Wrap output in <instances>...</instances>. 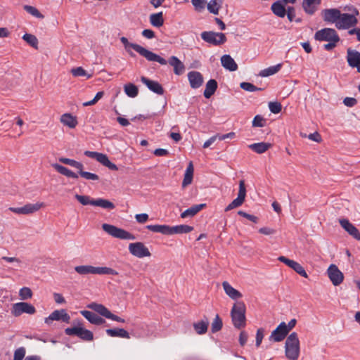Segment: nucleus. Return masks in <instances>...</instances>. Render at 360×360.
Returning <instances> with one entry per match:
<instances>
[{
    "mask_svg": "<svg viewBox=\"0 0 360 360\" xmlns=\"http://www.w3.org/2000/svg\"><path fill=\"white\" fill-rule=\"evenodd\" d=\"M222 286L224 292L231 299L238 300L242 297V294L238 290L233 288L227 281H224Z\"/></svg>",
    "mask_w": 360,
    "mask_h": 360,
    "instance_id": "obj_28",
    "label": "nucleus"
},
{
    "mask_svg": "<svg viewBox=\"0 0 360 360\" xmlns=\"http://www.w3.org/2000/svg\"><path fill=\"white\" fill-rule=\"evenodd\" d=\"M141 82L147 86V87L154 93L158 95H162L164 94V89L162 86L156 81L150 80L146 77H141Z\"/></svg>",
    "mask_w": 360,
    "mask_h": 360,
    "instance_id": "obj_23",
    "label": "nucleus"
},
{
    "mask_svg": "<svg viewBox=\"0 0 360 360\" xmlns=\"http://www.w3.org/2000/svg\"><path fill=\"white\" fill-rule=\"evenodd\" d=\"M201 38L205 41L214 46L223 44L226 41L225 34L221 32H203L201 33Z\"/></svg>",
    "mask_w": 360,
    "mask_h": 360,
    "instance_id": "obj_7",
    "label": "nucleus"
},
{
    "mask_svg": "<svg viewBox=\"0 0 360 360\" xmlns=\"http://www.w3.org/2000/svg\"><path fill=\"white\" fill-rule=\"evenodd\" d=\"M278 261L286 264L290 268L292 269L296 273H297L300 276H302L304 278H308V274H307L304 267L298 262H297L294 260L290 259L284 256H280L278 258Z\"/></svg>",
    "mask_w": 360,
    "mask_h": 360,
    "instance_id": "obj_17",
    "label": "nucleus"
},
{
    "mask_svg": "<svg viewBox=\"0 0 360 360\" xmlns=\"http://www.w3.org/2000/svg\"><path fill=\"white\" fill-rule=\"evenodd\" d=\"M240 86L243 90L249 92H252L262 89L261 88H257V86L249 82H241L240 84Z\"/></svg>",
    "mask_w": 360,
    "mask_h": 360,
    "instance_id": "obj_56",
    "label": "nucleus"
},
{
    "mask_svg": "<svg viewBox=\"0 0 360 360\" xmlns=\"http://www.w3.org/2000/svg\"><path fill=\"white\" fill-rule=\"evenodd\" d=\"M125 94L131 98H134L138 95L139 90L136 86L131 83H129L124 86Z\"/></svg>",
    "mask_w": 360,
    "mask_h": 360,
    "instance_id": "obj_48",
    "label": "nucleus"
},
{
    "mask_svg": "<svg viewBox=\"0 0 360 360\" xmlns=\"http://www.w3.org/2000/svg\"><path fill=\"white\" fill-rule=\"evenodd\" d=\"M78 172H79L80 176L84 178L86 180H90V181H98L99 180V176L97 174L91 173L89 172H84V171H83V169H81V170H79Z\"/></svg>",
    "mask_w": 360,
    "mask_h": 360,
    "instance_id": "obj_50",
    "label": "nucleus"
},
{
    "mask_svg": "<svg viewBox=\"0 0 360 360\" xmlns=\"http://www.w3.org/2000/svg\"><path fill=\"white\" fill-rule=\"evenodd\" d=\"M347 62L349 66L354 68L360 63V53L355 50H347Z\"/></svg>",
    "mask_w": 360,
    "mask_h": 360,
    "instance_id": "obj_30",
    "label": "nucleus"
},
{
    "mask_svg": "<svg viewBox=\"0 0 360 360\" xmlns=\"http://www.w3.org/2000/svg\"><path fill=\"white\" fill-rule=\"evenodd\" d=\"M356 18L349 13H340L338 22H336V27L339 30H347L351 27H354L357 24Z\"/></svg>",
    "mask_w": 360,
    "mask_h": 360,
    "instance_id": "obj_12",
    "label": "nucleus"
},
{
    "mask_svg": "<svg viewBox=\"0 0 360 360\" xmlns=\"http://www.w3.org/2000/svg\"><path fill=\"white\" fill-rule=\"evenodd\" d=\"M217 89V82L215 79H210L205 86V89L204 91V96L206 98H210L216 91Z\"/></svg>",
    "mask_w": 360,
    "mask_h": 360,
    "instance_id": "obj_37",
    "label": "nucleus"
},
{
    "mask_svg": "<svg viewBox=\"0 0 360 360\" xmlns=\"http://www.w3.org/2000/svg\"><path fill=\"white\" fill-rule=\"evenodd\" d=\"M75 197L83 205H93V202H94V200L91 199V198L88 195H82L76 194L75 195Z\"/></svg>",
    "mask_w": 360,
    "mask_h": 360,
    "instance_id": "obj_53",
    "label": "nucleus"
},
{
    "mask_svg": "<svg viewBox=\"0 0 360 360\" xmlns=\"http://www.w3.org/2000/svg\"><path fill=\"white\" fill-rule=\"evenodd\" d=\"M222 328V321L219 316V315H216L214 319L213 320L212 323V332L216 333L219 330H220Z\"/></svg>",
    "mask_w": 360,
    "mask_h": 360,
    "instance_id": "obj_54",
    "label": "nucleus"
},
{
    "mask_svg": "<svg viewBox=\"0 0 360 360\" xmlns=\"http://www.w3.org/2000/svg\"><path fill=\"white\" fill-rule=\"evenodd\" d=\"M22 39L35 49H38V39L36 36L26 33L22 36Z\"/></svg>",
    "mask_w": 360,
    "mask_h": 360,
    "instance_id": "obj_49",
    "label": "nucleus"
},
{
    "mask_svg": "<svg viewBox=\"0 0 360 360\" xmlns=\"http://www.w3.org/2000/svg\"><path fill=\"white\" fill-rule=\"evenodd\" d=\"M343 103L347 107H353L357 103V101L354 98L346 97L343 100Z\"/></svg>",
    "mask_w": 360,
    "mask_h": 360,
    "instance_id": "obj_64",
    "label": "nucleus"
},
{
    "mask_svg": "<svg viewBox=\"0 0 360 360\" xmlns=\"http://www.w3.org/2000/svg\"><path fill=\"white\" fill-rule=\"evenodd\" d=\"M150 24L156 27H161L164 23V19L162 17V13L160 12L158 13H153L150 15Z\"/></svg>",
    "mask_w": 360,
    "mask_h": 360,
    "instance_id": "obj_46",
    "label": "nucleus"
},
{
    "mask_svg": "<svg viewBox=\"0 0 360 360\" xmlns=\"http://www.w3.org/2000/svg\"><path fill=\"white\" fill-rule=\"evenodd\" d=\"M209 321L207 319L206 320H202L199 322L193 323V328L195 332L199 335L205 334L207 330Z\"/></svg>",
    "mask_w": 360,
    "mask_h": 360,
    "instance_id": "obj_44",
    "label": "nucleus"
},
{
    "mask_svg": "<svg viewBox=\"0 0 360 360\" xmlns=\"http://www.w3.org/2000/svg\"><path fill=\"white\" fill-rule=\"evenodd\" d=\"M194 168L192 162H190L186 169L184 179L182 181V187L186 188L188 185L191 184L193 178Z\"/></svg>",
    "mask_w": 360,
    "mask_h": 360,
    "instance_id": "obj_29",
    "label": "nucleus"
},
{
    "mask_svg": "<svg viewBox=\"0 0 360 360\" xmlns=\"http://www.w3.org/2000/svg\"><path fill=\"white\" fill-rule=\"evenodd\" d=\"M321 3V0H303L302 8L306 13L313 15L317 10V7Z\"/></svg>",
    "mask_w": 360,
    "mask_h": 360,
    "instance_id": "obj_24",
    "label": "nucleus"
},
{
    "mask_svg": "<svg viewBox=\"0 0 360 360\" xmlns=\"http://www.w3.org/2000/svg\"><path fill=\"white\" fill-rule=\"evenodd\" d=\"M264 329L263 328H259L257 330L256 333V346L259 347L262 342V340L264 338Z\"/></svg>",
    "mask_w": 360,
    "mask_h": 360,
    "instance_id": "obj_62",
    "label": "nucleus"
},
{
    "mask_svg": "<svg viewBox=\"0 0 360 360\" xmlns=\"http://www.w3.org/2000/svg\"><path fill=\"white\" fill-rule=\"evenodd\" d=\"M53 321H62L68 323L70 321V316L65 309L55 310L48 317L45 318L44 322L50 326Z\"/></svg>",
    "mask_w": 360,
    "mask_h": 360,
    "instance_id": "obj_16",
    "label": "nucleus"
},
{
    "mask_svg": "<svg viewBox=\"0 0 360 360\" xmlns=\"http://www.w3.org/2000/svg\"><path fill=\"white\" fill-rule=\"evenodd\" d=\"M103 230L106 232L110 236L122 240H134L136 239V237L132 233L129 231L122 229L121 228H118L114 225L109 224H102Z\"/></svg>",
    "mask_w": 360,
    "mask_h": 360,
    "instance_id": "obj_5",
    "label": "nucleus"
},
{
    "mask_svg": "<svg viewBox=\"0 0 360 360\" xmlns=\"http://www.w3.org/2000/svg\"><path fill=\"white\" fill-rule=\"evenodd\" d=\"M148 214L146 213L136 214L135 215V219L136 221L139 224H144L148 220Z\"/></svg>",
    "mask_w": 360,
    "mask_h": 360,
    "instance_id": "obj_63",
    "label": "nucleus"
},
{
    "mask_svg": "<svg viewBox=\"0 0 360 360\" xmlns=\"http://www.w3.org/2000/svg\"><path fill=\"white\" fill-rule=\"evenodd\" d=\"M52 167L54 168L58 173L60 174H63L67 177L72 178V179H77L78 175L71 171L70 169H68L67 167L60 165L58 163H53L51 165Z\"/></svg>",
    "mask_w": 360,
    "mask_h": 360,
    "instance_id": "obj_33",
    "label": "nucleus"
},
{
    "mask_svg": "<svg viewBox=\"0 0 360 360\" xmlns=\"http://www.w3.org/2000/svg\"><path fill=\"white\" fill-rule=\"evenodd\" d=\"M129 251L134 257L143 258L151 255L148 248L141 242L131 243L129 245Z\"/></svg>",
    "mask_w": 360,
    "mask_h": 360,
    "instance_id": "obj_10",
    "label": "nucleus"
},
{
    "mask_svg": "<svg viewBox=\"0 0 360 360\" xmlns=\"http://www.w3.org/2000/svg\"><path fill=\"white\" fill-rule=\"evenodd\" d=\"M19 296L21 300H26L32 297V292L28 287H23L19 291Z\"/></svg>",
    "mask_w": 360,
    "mask_h": 360,
    "instance_id": "obj_52",
    "label": "nucleus"
},
{
    "mask_svg": "<svg viewBox=\"0 0 360 360\" xmlns=\"http://www.w3.org/2000/svg\"><path fill=\"white\" fill-rule=\"evenodd\" d=\"M269 108L270 111L274 114L279 113L282 109L281 104L278 102H269Z\"/></svg>",
    "mask_w": 360,
    "mask_h": 360,
    "instance_id": "obj_57",
    "label": "nucleus"
},
{
    "mask_svg": "<svg viewBox=\"0 0 360 360\" xmlns=\"http://www.w3.org/2000/svg\"><path fill=\"white\" fill-rule=\"evenodd\" d=\"M193 230V227L186 224L170 226L169 235L187 233Z\"/></svg>",
    "mask_w": 360,
    "mask_h": 360,
    "instance_id": "obj_36",
    "label": "nucleus"
},
{
    "mask_svg": "<svg viewBox=\"0 0 360 360\" xmlns=\"http://www.w3.org/2000/svg\"><path fill=\"white\" fill-rule=\"evenodd\" d=\"M106 333L110 337H120L122 338L129 339V333L124 328L107 329Z\"/></svg>",
    "mask_w": 360,
    "mask_h": 360,
    "instance_id": "obj_38",
    "label": "nucleus"
},
{
    "mask_svg": "<svg viewBox=\"0 0 360 360\" xmlns=\"http://www.w3.org/2000/svg\"><path fill=\"white\" fill-rule=\"evenodd\" d=\"M0 260L11 264L13 265L11 269L13 270H17L20 268L22 264V261L15 257L4 256L0 258Z\"/></svg>",
    "mask_w": 360,
    "mask_h": 360,
    "instance_id": "obj_41",
    "label": "nucleus"
},
{
    "mask_svg": "<svg viewBox=\"0 0 360 360\" xmlns=\"http://www.w3.org/2000/svg\"><path fill=\"white\" fill-rule=\"evenodd\" d=\"M340 11L337 8L324 9L322 11V15L324 21L335 23L338 22L340 17Z\"/></svg>",
    "mask_w": 360,
    "mask_h": 360,
    "instance_id": "obj_20",
    "label": "nucleus"
},
{
    "mask_svg": "<svg viewBox=\"0 0 360 360\" xmlns=\"http://www.w3.org/2000/svg\"><path fill=\"white\" fill-rule=\"evenodd\" d=\"M191 3L198 11H202L206 5L205 0H191Z\"/></svg>",
    "mask_w": 360,
    "mask_h": 360,
    "instance_id": "obj_58",
    "label": "nucleus"
},
{
    "mask_svg": "<svg viewBox=\"0 0 360 360\" xmlns=\"http://www.w3.org/2000/svg\"><path fill=\"white\" fill-rule=\"evenodd\" d=\"M146 229L155 233H160L165 235H169L170 226L168 225H148Z\"/></svg>",
    "mask_w": 360,
    "mask_h": 360,
    "instance_id": "obj_40",
    "label": "nucleus"
},
{
    "mask_svg": "<svg viewBox=\"0 0 360 360\" xmlns=\"http://www.w3.org/2000/svg\"><path fill=\"white\" fill-rule=\"evenodd\" d=\"M35 312V307L32 304L25 302L13 304L11 309V313L15 317L20 316L24 313L34 314Z\"/></svg>",
    "mask_w": 360,
    "mask_h": 360,
    "instance_id": "obj_8",
    "label": "nucleus"
},
{
    "mask_svg": "<svg viewBox=\"0 0 360 360\" xmlns=\"http://www.w3.org/2000/svg\"><path fill=\"white\" fill-rule=\"evenodd\" d=\"M44 206L42 202L28 203L20 207H10V210L18 214H30L37 212Z\"/></svg>",
    "mask_w": 360,
    "mask_h": 360,
    "instance_id": "obj_15",
    "label": "nucleus"
},
{
    "mask_svg": "<svg viewBox=\"0 0 360 360\" xmlns=\"http://www.w3.org/2000/svg\"><path fill=\"white\" fill-rule=\"evenodd\" d=\"M89 307L101 316L108 319L111 312L103 304L92 303L89 305Z\"/></svg>",
    "mask_w": 360,
    "mask_h": 360,
    "instance_id": "obj_39",
    "label": "nucleus"
},
{
    "mask_svg": "<svg viewBox=\"0 0 360 360\" xmlns=\"http://www.w3.org/2000/svg\"><path fill=\"white\" fill-rule=\"evenodd\" d=\"M272 144L266 142H259L252 143L248 146V147L258 154H262L271 148Z\"/></svg>",
    "mask_w": 360,
    "mask_h": 360,
    "instance_id": "obj_32",
    "label": "nucleus"
},
{
    "mask_svg": "<svg viewBox=\"0 0 360 360\" xmlns=\"http://www.w3.org/2000/svg\"><path fill=\"white\" fill-rule=\"evenodd\" d=\"M93 205L108 210H113L115 207V205L112 202L103 198H98L94 200Z\"/></svg>",
    "mask_w": 360,
    "mask_h": 360,
    "instance_id": "obj_45",
    "label": "nucleus"
},
{
    "mask_svg": "<svg viewBox=\"0 0 360 360\" xmlns=\"http://www.w3.org/2000/svg\"><path fill=\"white\" fill-rule=\"evenodd\" d=\"M25 356V349L24 347L18 348L14 352L13 360H22Z\"/></svg>",
    "mask_w": 360,
    "mask_h": 360,
    "instance_id": "obj_59",
    "label": "nucleus"
},
{
    "mask_svg": "<svg viewBox=\"0 0 360 360\" xmlns=\"http://www.w3.org/2000/svg\"><path fill=\"white\" fill-rule=\"evenodd\" d=\"M168 63L173 68L174 73L176 75H181L185 72L184 64L176 56H170Z\"/></svg>",
    "mask_w": 360,
    "mask_h": 360,
    "instance_id": "obj_22",
    "label": "nucleus"
},
{
    "mask_svg": "<svg viewBox=\"0 0 360 360\" xmlns=\"http://www.w3.org/2000/svg\"><path fill=\"white\" fill-rule=\"evenodd\" d=\"M206 206L205 204L195 205L181 214V218L192 217Z\"/></svg>",
    "mask_w": 360,
    "mask_h": 360,
    "instance_id": "obj_34",
    "label": "nucleus"
},
{
    "mask_svg": "<svg viewBox=\"0 0 360 360\" xmlns=\"http://www.w3.org/2000/svg\"><path fill=\"white\" fill-rule=\"evenodd\" d=\"M281 67H282V64L278 63L274 66H271L267 68H265L259 72V76H261L262 77H266L273 75L277 73L281 69Z\"/></svg>",
    "mask_w": 360,
    "mask_h": 360,
    "instance_id": "obj_42",
    "label": "nucleus"
},
{
    "mask_svg": "<svg viewBox=\"0 0 360 360\" xmlns=\"http://www.w3.org/2000/svg\"><path fill=\"white\" fill-rule=\"evenodd\" d=\"M120 41L124 45L125 51L131 56H134V54L131 51V49H134L137 53H139L141 56L146 58L148 61H154L158 62L160 65H165L167 63V61L162 58L161 56L157 55L156 53L143 48V46L134 43H130L127 38L125 37H122L120 38Z\"/></svg>",
    "mask_w": 360,
    "mask_h": 360,
    "instance_id": "obj_1",
    "label": "nucleus"
},
{
    "mask_svg": "<svg viewBox=\"0 0 360 360\" xmlns=\"http://www.w3.org/2000/svg\"><path fill=\"white\" fill-rule=\"evenodd\" d=\"M276 231L274 229L264 226L259 229V233L265 236H271L275 234Z\"/></svg>",
    "mask_w": 360,
    "mask_h": 360,
    "instance_id": "obj_61",
    "label": "nucleus"
},
{
    "mask_svg": "<svg viewBox=\"0 0 360 360\" xmlns=\"http://www.w3.org/2000/svg\"><path fill=\"white\" fill-rule=\"evenodd\" d=\"M24 9L27 12L29 13L30 14H31L32 15L37 18H39V19H43L44 18V15H42L35 7L34 6H29V5H25L24 6Z\"/></svg>",
    "mask_w": 360,
    "mask_h": 360,
    "instance_id": "obj_51",
    "label": "nucleus"
},
{
    "mask_svg": "<svg viewBox=\"0 0 360 360\" xmlns=\"http://www.w3.org/2000/svg\"><path fill=\"white\" fill-rule=\"evenodd\" d=\"M84 155L89 158L96 160L102 165L108 167L111 170H118V167H117V165L110 162V160L108 159V157L105 154L95 151L86 150L84 152Z\"/></svg>",
    "mask_w": 360,
    "mask_h": 360,
    "instance_id": "obj_6",
    "label": "nucleus"
},
{
    "mask_svg": "<svg viewBox=\"0 0 360 360\" xmlns=\"http://www.w3.org/2000/svg\"><path fill=\"white\" fill-rule=\"evenodd\" d=\"M221 65L226 70L233 72L238 70V65L230 55H224L221 58Z\"/></svg>",
    "mask_w": 360,
    "mask_h": 360,
    "instance_id": "obj_26",
    "label": "nucleus"
},
{
    "mask_svg": "<svg viewBox=\"0 0 360 360\" xmlns=\"http://www.w3.org/2000/svg\"><path fill=\"white\" fill-rule=\"evenodd\" d=\"M59 161L61 163L70 165L78 169V172L81 170V169H84V165L82 162L76 161L73 159H70L67 158H60Z\"/></svg>",
    "mask_w": 360,
    "mask_h": 360,
    "instance_id": "obj_47",
    "label": "nucleus"
},
{
    "mask_svg": "<svg viewBox=\"0 0 360 360\" xmlns=\"http://www.w3.org/2000/svg\"><path fill=\"white\" fill-rule=\"evenodd\" d=\"M285 4L281 1V0H278L276 2H274L272 5H271V11L272 12L276 15H277L278 17H280V18H283L285 17V14H286V10L285 8Z\"/></svg>",
    "mask_w": 360,
    "mask_h": 360,
    "instance_id": "obj_31",
    "label": "nucleus"
},
{
    "mask_svg": "<svg viewBox=\"0 0 360 360\" xmlns=\"http://www.w3.org/2000/svg\"><path fill=\"white\" fill-rule=\"evenodd\" d=\"M60 122L70 129H74L78 124L77 119L70 113H65L60 116Z\"/></svg>",
    "mask_w": 360,
    "mask_h": 360,
    "instance_id": "obj_27",
    "label": "nucleus"
},
{
    "mask_svg": "<svg viewBox=\"0 0 360 360\" xmlns=\"http://www.w3.org/2000/svg\"><path fill=\"white\" fill-rule=\"evenodd\" d=\"M315 39L318 41H339L340 38L334 29L324 28L316 32Z\"/></svg>",
    "mask_w": 360,
    "mask_h": 360,
    "instance_id": "obj_13",
    "label": "nucleus"
},
{
    "mask_svg": "<svg viewBox=\"0 0 360 360\" xmlns=\"http://www.w3.org/2000/svg\"><path fill=\"white\" fill-rule=\"evenodd\" d=\"M328 276L335 286L340 285L344 281V275L335 264H330L327 269Z\"/></svg>",
    "mask_w": 360,
    "mask_h": 360,
    "instance_id": "obj_14",
    "label": "nucleus"
},
{
    "mask_svg": "<svg viewBox=\"0 0 360 360\" xmlns=\"http://www.w3.org/2000/svg\"><path fill=\"white\" fill-rule=\"evenodd\" d=\"M141 333L137 334H133V335L137 338H150L153 335L154 330L153 327L150 325L144 324L140 326Z\"/></svg>",
    "mask_w": 360,
    "mask_h": 360,
    "instance_id": "obj_35",
    "label": "nucleus"
},
{
    "mask_svg": "<svg viewBox=\"0 0 360 360\" xmlns=\"http://www.w3.org/2000/svg\"><path fill=\"white\" fill-rule=\"evenodd\" d=\"M187 76L190 86L192 89H198L200 87L204 82L203 76L200 72L191 71L188 73Z\"/></svg>",
    "mask_w": 360,
    "mask_h": 360,
    "instance_id": "obj_19",
    "label": "nucleus"
},
{
    "mask_svg": "<svg viewBox=\"0 0 360 360\" xmlns=\"http://www.w3.org/2000/svg\"><path fill=\"white\" fill-rule=\"evenodd\" d=\"M341 226L352 237L357 240H360V233L359 230L346 219H341L339 220Z\"/></svg>",
    "mask_w": 360,
    "mask_h": 360,
    "instance_id": "obj_21",
    "label": "nucleus"
},
{
    "mask_svg": "<svg viewBox=\"0 0 360 360\" xmlns=\"http://www.w3.org/2000/svg\"><path fill=\"white\" fill-rule=\"evenodd\" d=\"M75 272L82 276L90 274L98 275H118V272L113 269L106 266H94L91 265H79L74 268Z\"/></svg>",
    "mask_w": 360,
    "mask_h": 360,
    "instance_id": "obj_3",
    "label": "nucleus"
},
{
    "mask_svg": "<svg viewBox=\"0 0 360 360\" xmlns=\"http://www.w3.org/2000/svg\"><path fill=\"white\" fill-rule=\"evenodd\" d=\"M285 356L288 360H298L300 354V342L295 332L290 333L285 342Z\"/></svg>",
    "mask_w": 360,
    "mask_h": 360,
    "instance_id": "obj_2",
    "label": "nucleus"
},
{
    "mask_svg": "<svg viewBox=\"0 0 360 360\" xmlns=\"http://www.w3.org/2000/svg\"><path fill=\"white\" fill-rule=\"evenodd\" d=\"M285 323L281 322L277 328L271 332L269 340L274 342H281L288 335Z\"/></svg>",
    "mask_w": 360,
    "mask_h": 360,
    "instance_id": "obj_18",
    "label": "nucleus"
},
{
    "mask_svg": "<svg viewBox=\"0 0 360 360\" xmlns=\"http://www.w3.org/2000/svg\"><path fill=\"white\" fill-rule=\"evenodd\" d=\"M71 73L74 77L86 76L87 78L91 77V75H88L84 69L82 67H77L71 70Z\"/></svg>",
    "mask_w": 360,
    "mask_h": 360,
    "instance_id": "obj_55",
    "label": "nucleus"
},
{
    "mask_svg": "<svg viewBox=\"0 0 360 360\" xmlns=\"http://www.w3.org/2000/svg\"><path fill=\"white\" fill-rule=\"evenodd\" d=\"M246 196V188L245 181L240 180L239 181V189L238 196L234 199L228 206L225 208V212L230 211L234 208L238 207L242 205L245 201Z\"/></svg>",
    "mask_w": 360,
    "mask_h": 360,
    "instance_id": "obj_9",
    "label": "nucleus"
},
{
    "mask_svg": "<svg viewBox=\"0 0 360 360\" xmlns=\"http://www.w3.org/2000/svg\"><path fill=\"white\" fill-rule=\"evenodd\" d=\"M245 305L243 302H238L233 304L231 316L233 326L237 328L245 326Z\"/></svg>",
    "mask_w": 360,
    "mask_h": 360,
    "instance_id": "obj_4",
    "label": "nucleus"
},
{
    "mask_svg": "<svg viewBox=\"0 0 360 360\" xmlns=\"http://www.w3.org/2000/svg\"><path fill=\"white\" fill-rule=\"evenodd\" d=\"M265 120L260 115H256L252 121L253 127H262L264 125Z\"/></svg>",
    "mask_w": 360,
    "mask_h": 360,
    "instance_id": "obj_60",
    "label": "nucleus"
},
{
    "mask_svg": "<svg viewBox=\"0 0 360 360\" xmlns=\"http://www.w3.org/2000/svg\"><path fill=\"white\" fill-rule=\"evenodd\" d=\"M223 4V0H210L207 4V10L214 15H217L219 13V11L221 7Z\"/></svg>",
    "mask_w": 360,
    "mask_h": 360,
    "instance_id": "obj_43",
    "label": "nucleus"
},
{
    "mask_svg": "<svg viewBox=\"0 0 360 360\" xmlns=\"http://www.w3.org/2000/svg\"><path fill=\"white\" fill-rule=\"evenodd\" d=\"M80 313L92 324L99 326L103 324L105 322L103 318L100 317L92 311L83 310L81 311Z\"/></svg>",
    "mask_w": 360,
    "mask_h": 360,
    "instance_id": "obj_25",
    "label": "nucleus"
},
{
    "mask_svg": "<svg viewBox=\"0 0 360 360\" xmlns=\"http://www.w3.org/2000/svg\"><path fill=\"white\" fill-rule=\"evenodd\" d=\"M65 333L68 335H77L85 341H91L94 339L93 333L82 327L67 328Z\"/></svg>",
    "mask_w": 360,
    "mask_h": 360,
    "instance_id": "obj_11",
    "label": "nucleus"
}]
</instances>
